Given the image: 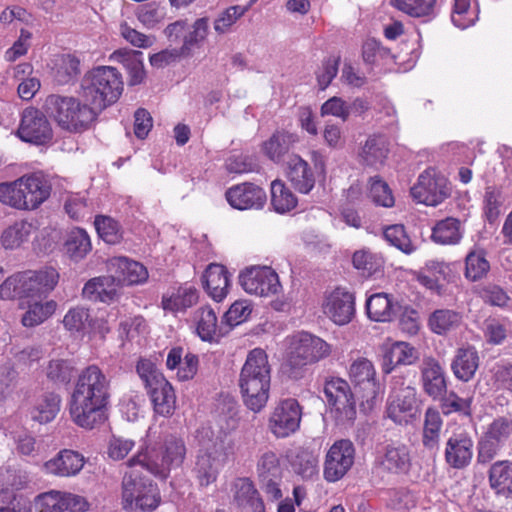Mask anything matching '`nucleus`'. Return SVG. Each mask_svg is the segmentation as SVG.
Here are the masks:
<instances>
[{"label":"nucleus","instance_id":"obj_14","mask_svg":"<svg viewBox=\"0 0 512 512\" xmlns=\"http://www.w3.org/2000/svg\"><path fill=\"white\" fill-rule=\"evenodd\" d=\"M324 395L341 421H352L356 417V404L349 384L341 378H333L324 386Z\"/></svg>","mask_w":512,"mask_h":512},{"label":"nucleus","instance_id":"obj_23","mask_svg":"<svg viewBox=\"0 0 512 512\" xmlns=\"http://www.w3.org/2000/svg\"><path fill=\"white\" fill-rule=\"evenodd\" d=\"M84 466V457L77 451L64 449L55 457L48 460L44 464L47 473L60 476L70 477L77 475Z\"/></svg>","mask_w":512,"mask_h":512},{"label":"nucleus","instance_id":"obj_27","mask_svg":"<svg viewBox=\"0 0 512 512\" xmlns=\"http://www.w3.org/2000/svg\"><path fill=\"white\" fill-rule=\"evenodd\" d=\"M479 363L480 357L474 347H462L457 349L451 363V369L457 379L468 382L475 376Z\"/></svg>","mask_w":512,"mask_h":512},{"label":"nucleus","instance_id":"obj_2","mask_svg":"<svg viewBox=\"0 0 512 512\" xmlns=\"http://www.w3.org/2000/svg\"><path fill=\"white\" fill-rule=\"evenodd\" d=\"M271 369L263 349L255 348L247 355L239 376V387L245 405L259 412L267 403Z\"/></svg>","mask_w":512,"mask_h":512},{"label":"nucleus","instance_id":"obj_51","mask_svg":"<svg viewBox=\"0 0 512 512\" xmlns=\"http://www.w3.org/2000/svg\"><path fill=\"white\" fill-rule=\"evenodd\" d=\"M94 224L99 237L106 243L117 244L121 241V227L113 218L99 215L96 216Z\"/></svg>","mask_w":512,"mask_h":512},{"label":"nucleus","instance_id":"obj_36","mask_svg":"<svg viewBox=\"0 0 512 512\" xmlns=\"http://www.w3.org/2000/svg\"><path fill=\"white\" fill-rule=\"evenodd\" d=\"M366 310L368 317L376 322L391 321L395 315L394 304L386 293L371 295L366 301Z\"/></svg>","mask_w":512,"mask_h":512},{"label":"nucleus","instance_id":"obj_18","mask_svg":"<svg viewBox=\"0 0 512 512\" xmlns=\"http://www.w3.org/2000/svg\"><path fill=\"white\" fill-rule=\"evenodd\" d=\"M225 196L228 203L238 210L261 209L266 202L265 191L248 182L229 188Z\"/></svg>","mask_w":512,"mask_h":512},{"label":"nucleus","instance_id":"obj_47","mask_svg":"<svg viewBox=\"0 0 512 512\" xmlns=\"http://www.w3.org/2000/svg\"><path fill=\"white\" fill-rule=\"evenodd\" d=\"M197 334L203 341H212L217 331V316L214 310L205 306L195 313Z\"/></svg>","mask_w":512,"mask_h":512},{"label":"nucleus","instance_id":"obj_64","mask_svg":"<svg viewBox=\"0 0 512 512\" xmlns=\"http://www.w3.org/2000/svg\"><path fill=\"white\" fill-rule=\"evenodd\" d=\"M484 434L501 444L512 434V420L506 417H498L488 426Z\"/></svg>","mask_w":512,"mask_h":512},{"label":"nucleus","instance_id":"obj_31","mask_svg":"<svg viewBox=\"0 0 512 512\" xmlns=\"http://www.w3.org/2000/svg\"><path fill=\"white\" fill-rule=\"evenodd\" d=\"M142 55V52L130 49H118L111 55L113 61L121 63L127 70L129 85H138L145 78Z\"/></svg>","mask_w":512,"mask_h":512},{"label":"nucleus","instance_id":"obj_48","mask_svg":"<svg viewBox=\"0 0 512 512\" xmlns=\"http://www.w3.org/2000/svg\"><path fill=\"white\" fill-rule=\"evenodd\" d=\"M490 264L483 250L471 251L465 258V277L471 281H478L488 273Z\"/></svg>","mask_w":512,"mask_h":512},{"label":"nucleus","instance_id":"obj_61","mask_svg":"<svg viewBox=\"0 0 512 512\" xmlns=\"http://www.w3.org/2000/svg\"><path fill=\"white\" fill-rule=\"evenodd\" d=\"M390 56V49L383 47L381 43L374 38L367 39L363 43L362 58L366 64H376L379 60H384Z\"/></svg>","mask_w":512,"mask_h":512},{"label":"nucleus","instance_id":"obj_22","mask_svg":"<svg viewBox=\"0 0 512 512\" xmlns=\"http://www.w3.org/2000/svg\"><path fill=\"white\" fill-rule=\"evenodd\" d=\"M379 465L389 473L406 474L411 467L409 448L401 443L387 444L379 456Z\"/></svg>","mask_w":512,"mask_h":512},{"label":"nucleus","instance_id":"obj_49","mask_svg":"<svg viewBox=\"0 0 512 512\" xmlns=\"http://www.w3.org/2000/svg\"><path fill=\"white\" fill-rule=\"evenodd\" d=\"M385 240L405 254H411L415 250L405 227L402 224H394L386 227L383 232Z\"/></svg>","mask_w":512,"mask_h":512},{"label":"nucleus","instance_id":"obj_1","mask_svg":"<svg viewBox=\"0 0 512 512\" xmlns=\"http://www.w3.org/2000/svg\"><path fill=\"white\" fill-rule=\"evenodd\" d=\"M110 399V380L97 365H90L78 375L69 401L72 421L79 427L92 430L107 419Z\"/></svg>","mask_w":512,"mask_h":512},{"label":"nucleus","instance_id":"obj_44","mask_svg":"<svg viewBox=\"0 0 512 512\" xmlns=\"http://www.w3.org/2000/svg\"><path fill=\"white\" fill-rule=\"evenodd\" d=\"M271 204L278 213H286L296 207V196L281 180L271 183Z\"/></svg>","mask_w":512,"mask_h":512},{"label":"nucleus","instance_id":"obj_52","mask_svg":"<svg viewBox=\"0 0 512 512\" xmlns=\"http://www.w3.org/2000/svg\"><path fill=\"white\" fill-rule=\"evenodd\" d=\"M80 74V61L70 54L63 55L54 73L55 80L60 85L68 84L77 79Z\"/></svg>","mask_w":512,"mask_h":512},{"label":"nucleus","instance_id":"obj_41","mask_svg":"<svg viewBox=\"0 0 512 512\" xmlns=\"http://www.w3.org/2000/svg\"><path fill=\"white\" fill-rule=\"evenodd\" d=\"M64 248L71 259H83L91 250L90 237L85 230L75 228L68 233Z\"/></svg>","mask_w":512,"mask_h":512},{"label":"nucleus","instance_id":"obj_15","mask_svg":"<svg viewBox=\"0 0 512 512\" xmlns=\"http://www.w3.org/2000/svg\"><path fill=\"white\" fill-rule=\"evenodd\" d=\"M375 376L374 365L367 358H358L350 365V380L356 392L361 393V398L366 402L375 399L379 393L380 385Z\"/></svg>","mask_w":512,"mask_h":512},{"label":"nucleus","instance_id":"obj_58","mask_svg":"<svg viewBox=\"0 0 512 512\" xmlns=\"http://www.w3.org/2000/svg\"><path fill=\"white\" fill-rule=\"evenodd\" d=\"M369 196L377 205L383 207H392L394 205V198L388 184L378 176L370 179Z\"/></svg>","mask_w":512,"mask_h":512},{"label":"nucleus","instance_id":"obj_8","mask_svg":"<svg viewBox=\"0 0 512 512\" xmlns=\"http://www.w3.org/2000/svg\"><path fill=\"white\" fill-rule=\"evenodd\" d=\"M186 447L181 438L169 436L160 449L140 451L130 459L131 464L139 463L155 477L165 480L170 471L180 467L185 459Z\"/></svg>","mask_w":512,"mask_h":512},{"label":"nucleus","instance_id":"obj_62","mask_svg":"<svg viewBox=\"0 0 512 512\" xmlns=\"http://www.w3.org/2000/svg\"><path fill=\"white\" fill-rule=\"evenodd\" d=\"M19 382V375L16 369L10 364L0 368V398H9L16 390Z\"/></svg>","mask_w":512,"mask_h":512},{"label":"nucleus","instance_id":"obj_45","mask_svg":"<svg viewBox=\"0 0 512 512\" xmlns=\"http://www.w3.org/2000/svg\"><path fill=\"white\" fill-rule=\"evenodd\" d=\"M194 471L201 486L213 483L218 475V462L211 453L200 452L197 456Z\"/></svg>","mask_w":512,"mask_h":512},{"label":"nucleus","instance_id":"obj_46","mask_svg":"<svg viewBox=\"0 0 512 512\" xmlns=\"http://www.w3.org/2000/svg\"><path fill=\"white\" fill-rule=\"evenodd\" d=\"M460 323V314L448 309H439L434 311L430 315L428 321L430 329L439 335L457 328Z\"/></svg>","mask_w":512,"mask_h":512},{"label":"nucleus","instance_id":"obj_6","mask_svg":"<svg viewBox=\"0 0 512 512\" xmlns=\"http://www.w3.org/2000/svg\"><path fill=\"white\" fill-rule=\"evenodd\" d=\"M130 470L125 473L122 480V500L125 510L132 512H151L155 510L161 501L158 487L142 475L139 463L127 462Z\"/></svg>","mask_w":512,"mask_h":512},{"label":"nucleus","instance_id":"obj_56","mask_svg":"<svg viewBox=\"0 0 512 512\" xmlns=\"http://www.w3.org/2000/svg\"><path fill=\"white\" fill-rule=\"evenodd\" d=\"M440 407L444 415L459 413L464 416L471 415V399L461 398L455 392L446 393L439 399Z\"/></svg>","mask_w":512,"mask_h":512},{"label":"nucleus","instance_id":"obj_26","mask_svg":"<svg viewBox=\"0 0 512 512\" xmlns=\"http://www.w3.org/2000/svg\"><path fill=\"white\" fill-rule=\"evenodd\" d=\"M287 178L303 194H308L315 186V176L310 165L298 155H293L287 162Z\"/></svg>","mask_w":512,"mask_h":512},{"label":"nucleus","instance_id":"obj_59","mask_svg":"<svg viewBox=\"0 0 512 512\" xmlns=\"http://www.w3.org/2000/svg\"><path fill=\"white\" fill-rule=\"evenodd\" d=\"M352 262L356 269L362 270L368 276L378 272L383 264L380 257L366 250L356 251L353 254Z\"/></svg>","mask_w":512,"mask_h":512},{"label":"nucleus","instance_id":"obj_37","mask_svg":"<svg viewBox=\"0 0 512 512\" xmlns=\"http://www.w3.org/2000/svg\"><path fill=\"white\" fill-rule=\"evenodd\" d=\"M295 142H297L295 134L286 131H276L264 143L263 149L269 159L274 162H280Z\"/></svg>","mask_w":512,"mask_h":512},{"label":"nucleus","instance_id":"obj_43","mask_svg":"<svg viewBox=\"0 0 512 512\" xmlns=\"http://www.w3.org/2000/svg\"><path fill=\"white\" fill-rule=\"evenodd\" d=\"M32 225L24 220L16 221L8 226L1 235V244L5 249H16L28 241Z\"/></svg>","mask_w":512,"mask_h":512},{"label":"nucleus","instance_id":"obj_57","mask_svg":"<svg viewBox=\"0 0 512 512\" xmlns=\"http://www.w3.org/2000/svg\"><path fill=\"white\" fill-rule=\"evenodd\" d=\"M74 367L67 360L53 359L46 368L48 379L54 383L67 384L71 381Z\"/></svg>","mask_w":512,"mask_h":512},{"label":"nucleus","instance_id":"obj_32","mask_svg":"<svg viewBox=\"0 0 512 512\" xmlns=\"http://www.w3.org/2000/svg\"><path fill=\"white\" fill-rule=\"evenodd\" d=\"M234 500L251 512H265L262 498L260 497L253 482L248 478H239L234 483Z\"/></svg>","mask_w":512,"mask_h":512},{"label":"nucleus","instance_id":"obj_19","mask_svg":"<svg viewBox=\"0 0 512 512\" xmlns=\"http://www.w3.org/2000/svg\"><path fill=\"white\" fill-rule=\"evenodd\" d=\"M323 311L337 325L349 323L355 313L353 294L339 288L334 290L326 298Z\"/></svg>","mask_w":512,"mask_h":512},{"label":"nucleus","instance_id":"obj_40","mask_svg":"<svg viewBox=\"0 0 512 512\" xmlns=\"http://www.w3.org/2000/svg\"><path fill=\"white\" fill-rule=\"evenodd\" d=\"M197 300L198 292L196 288L192 286L180 287L170 296H163L162 306L165 310L173 312L184 311L193 306Z\"/></svg>","mask_w":512,"mask_h":512},{"label":"nucleus","instance_id":"obj_29","mask_svg":"<svg viewBox=\"0 0 512 512\" xmlns=\"http://www.w3.org/2000/svg\"><path fill=\"white\" fill-rule=\"evenodd\" d=\"M154 385L147 388L154 411L162 416H169L175 409V394L171 384L165 378H159Z\"/></svg>","mask_w":512,"mask_h":512},{"label":"nucleus","instance_id":"obj_35","mask_svg":"<svg viewBox=\"0 0 512 512\" xmlns=\"http://www.w3.org/2000/svg\"><path fill=\"white\" fill-rule=\"evenodd\" d=\"M489 481L497 494L512 497V462L499 461L489 471Z\"/></svg>","mask_w":512,"mask_h":512},{"label":"nucleus","instance_id":"obj_10","mask_svg":"<svg viewBox=\"0 0 512 512\" xmlns=\"http://www.w3.org/2000/svg\"><path fill=\"white\" fill-rule=\"evenodd\" d=\"M242 288L249 294L260 297L277 295L282 286L278 274L268 266H254L239 276Z\"/></svg>","mask_w":512,"mask_h":512},{"label":"nucleus","instance_id":"obj_60","mask_svg":"<svg viewBox=\"0 0 512 512\" xmlns=\"http://www.w3.org/2000/svg\"><path fill=\"white\" fill-rule=\"evenodd\" d=\"M257 471L259 479L281 478V468L277 455L272 451L265 452L258 461Z\"/></svg>","mask_w":512,"mask_h":512},{"label":"nucleus","instance_id":"obj_9","mask_svg":"<svg viewBox=\"0 0 512 512\" xmlns=\"http://www.w3.org/2000/svg\"><path fill=\"white\" fill-rule=\"evenodd\" d=\"M452 186L448 179L433 168L424 170L411 188L413 199L427 206H437L450 197Z\"/></svg>","mask_w":512,"mask_h":512},{"label":"nucleus","instance_id":"obj_42","mask_svg":"<svg viewBox=\"0 0 512 512\" xmlns=\"http://www.w3.org/2000/svg\"><path fill=\"white\" fill-rule=\"evenodd\" d=\"M431 237L439 244H457L462 238L459 220L448 217L439 221L433 228Z\"/></svg>","mask_w":512,"mask_h":512},{"label":"nucleus","instance_id":"obj_20","mask_svg":"<svg viewBox=\"0 0 512 512\" xmlns=\"http://www.w3.org/2000/svg\"><path fill=\"white\" fill-rule=\"evenodd\" d=\"M420 372L423 391L434 400L440 399L447 391V383L439 361L431 356L424 357Z\"/></svg>","mask_w":512,"mask_h":512},{"label":"nucleus","instance_id":"obj_38","mask_svg":"<svg viewBox=\"0 0 512 512\" xmlns=\"http://www.w3.org/2000/svg\"><path fill=\"white\" fill-rule=\"evenodd\" d=\"M61 397L53 392L43 394L31 409L30 415L34 421L48 423L60 410Z\"/></svg>","mask_w":512,"mask_h":512},{"label":"nucleus","instance_id":"obj_55","mask_svg":"<svg viewBox=\"0 0 512 512\" xmlns=\"http://www.w3.org/2000/svg\"><path fill=\"white\" fill-rule=\"evenodd\" d=\"M504 203L502 191L496 186H487L484 193V214L489 223L495 222L501 213Z\"/></svg>","mask_w":512,"mask_h":512},{"label":"nucleus","instance_id":"obj_24","mask_svg":"<svg viewBox=\"0 0 512 512\" xmlns=\"http://www.w3.org/2000/svg\"><path fill=\"white\" fill-rule=\"evenodd\" d=\"M420 358L419 351L410 343L398 341L388 347L382 359V372L390 374L401 365H413Z\"/></svg>","mask_w":512,"mask_h":512},{"label":"nucleus","instance_id":"obj_34","mask_svg":"<svg viewBox=\"0 0 512 512\" xmlns=\"http://www.w3.org/2000/svg\"><path fill=\"white\" fill-rule=\"evenodd\" d=\"M292 470L303 479H311L318 473V456L306 448H296L288 455Z\"/></svg>","mask_w":512,"mask_h":512},{"label":"nucleus","instance_id":"obj_11","mask_svg":"<svg viewBox=\"0 0 512 512\" xmlns=\"http://www.w3.org/2000/svg\"><path fill=\"white\" fill-rule=\"evenodd\" d=\"M302 409L293 398L280 401L269 419V429L277 438H285L296 432L300 426Z\"/></svg>","mask_w":512,"mask_h":512},{"label":"nucleus","instance_id":"obj_17","mask_svg":"<svg viewBox=\"0 0 512 512\" xmlns=\"http://www.w3.org/2000/svg\"><path fill=\"white\" fill-rule=\"evenodd\" d=\"M290 352L295 355L296 359L311 365L327 357L331 350L329 344L321 338L301 332L293 336Z\"/></svg>","mask_w":512,"mask_h":512},{"label":"nucleus","instance_id":"obj_13","mask_svg":"<svg viewBox=\"0 0 512 512\" xmlns=\"http://www.w3.org/2000/svg\"><path fill=\"white\" fill-rule=\"evenodd\" d=\"M355 449L350 440L336 441L328 450L324 463V478L328 482L340 480L354 463Z\"/></svg>","mask_w":512,"mask_h":512},{"label":"nucleus","instance_id":"obj_4","mask_svg":"<svg viewBox=\"0 0 512 512\" xmlns=\"http://www.w3.org/2000/svg\"><path fill=\"white\" fill-rule=\"evenodd\" d=\"M51 186L40 174L0 183V202L18 210H33L48 199Z\"/></svg>","mask_w":512,"mask_h":512},{"label":"nucleus","instance_id":"obj_50","mask_svg":"<svg viewBox=\"0 0 512 512\" xmlns=\"http://www.w3.org/2000/svg\"><path fill=\"white\" fill-rule=\"evenodd\" d=\"M56 308V304L53 301L46 303L35 302L30 304L28 310L22 316V324L25 327H34L44 322L49 316H51Z\"/></svg>","mask_w":512,"mask_h":512},{"label":"nucleus","instance_id":"obj_7","mask_svg":"<svg viewBox=\"0 0 512 512\" xmlns=\"http://www.w3.org/2000/svg\"><path fill=\"white\" fill-rule=\"evenodd\" d=\"M59 274L52 268L25 271L8 277L0 285L1 299L33 298L48 294L58 283Z\"/></svg>","mask_w":512,"mask_h":512},{"label":"nucleus","instance_id":"obj_12","mask_svg":"<svg viewBox=\"0 0 512 512\" xmlns=\"http://www.w3.org/2000/svg\"><path fill=\"white\" fill-rule=\"evenodd\" d=\"M17 134L21 140L36 145L46 144L53 137L47 114L34 107L23 111Z\"/></svg>","mask_w":512,"mask_h":512},{"label":"nucleus","instance_id":"obj_3","mask_svg":"<svg viewBox=\"0 0 512 512\" xmlns=\"http://www.w3.org/2000/svg\"><path fill=\"white\" fill-rule=\"evenodd\" d=\"M123 91L121 74L110 66H99L87 73L81 82V96L96 115L115 103Z\"/></svg>","mask_w":512,"mask_h":512},{"label":"nucleus","instance_id":"obj_54","mask_svg":"<svg viewBox=\"0 0 512 512\" xmlns=\"http://www.w3.org/2000/svg\"><path fill=\"white\" fill-rule=\"evenodd\" d=\"M400 11L412 17L429 16L434 12L436 0H391Z\"/></svg>","mask_w":512,"mask_h":512},{"label":"nucleus","instance_id":"obj_5","mask_svg":"<svg viewBox=\"0 0 512 512\" xmlns=\"http://www.w3.org/2000/svg\"><path fill=\"white\" fill-rule=\"evenodd\" d=\"M43 109L62 129L74 133L87 130L97 118L95 111L87 102L81 103L72 96L49 95L45 99Z\"/></svg>","mask_w":512,"mask_h":512},{"label":"nucleus","instance_id":"obj_21","mask_svg":"<svg viewBox=\"0 0 512 512\" xmlns=\"http://www.w3.org/2000/svg\"><path fill=\"white\" fill-rule=\"evenodd\" d=\"M388 417L396 424H408L418 414V399L416 389L405 387L392 400L387 408Z\"/></svg>","mask_w":512,"mask_h":512},{"label":"nucleus","instance_id":"obj_63","mask_svg":"<svg viewBox=\"0 0 512 512\" xmlns=\"http://www.w3.org/2000/svg\"><path fill=\"white\" fill-rule=\"evenodd\" d=\"M62 492L49 491L37 496L35 505L39 512H63Z\"/></svg>","mask_w":512,"mask_h":512},{"label":"nucleus","instance_id":"obj_33","mask_svg":"<svg viewBox=\"0 0 512 512\" xmlns=\"http://www.w3.org/2000/svg\"><path fill=\"white\" fill-rule=\"evenodd\" d=\"M82 295L90 301L109 302L116 296L113 276H100L90 279L83 287Z\"/></svg>","mask_w":512,"mask_h":512},{"label":"nucleus","instance_id":"obj_28","mask_svg":"<svg viewBox=\"0 0 512 512\" xmlns=\"http://www.w3.org/2000/svg\"><path fill=\"white\" fill-rule=\"evenodd\" d=\"M389 154V142L386 136L374 134L367 138L359 154L362 163L379 168L383 166Z\"/></svg>","mask_w":512,"mask_h":512},{"label":"nucleus","instance_id":"obj_30","mask_svg":"<svg viewBox=\"0 0 512 512\" xmlns=\"http://www.w3.org/2000/svg\"><path fill=\"white\" fill-rule=\"evenodd\" d=\"M443 425L442 418L437 409H426L422 431V445L431 455H436L439 450L440 432Z\"/></svg>","mask_w":512,"mask_h":512},{"label":"nucleus","instance_id":"obj_39","mask_svg":"<svg viewBox=\"0 0 512 512\" xmlns=\"http://www.w3.org/2000/svg\"><path fill=\"white\" fill-rule=\"evenodd\" d=\"M209 31V20L207 17L197 19L192 24V30L184 35L183 45L179 48L184 57L193 54L195 48H200L205 41Z\"/></svg>","mask_w":512,"mask_h":512},{"label":"nucleus","instance_id":"obj_25","mask_svg":"<svg viewBox=\"0 0 512 512\" xmlns=\"http://www.w3.org/2000/svg\"><path fill=\"white\" fill-rule=\"evenodd\" d=\"M202 283L208 295L215 301H222L230 285L229 273L225 266L212 263L202 276Z\"/></svg>","mask_w":512,"mask_h":512},{"label":"nucleus","instance_id":"obj_53","mask_svg":"<svg viewBox=\"0 0 512 512\" xmlns=\"http://www.w3.org/2000/svg\"><path fill=\"white\" fill-rule=\"evenodd\" d=\"M117 261V265L123 275V280L128 284H139L147 280L148 271L141 263L125 257L119 258Z\"/></svg>","mask_w":512,"mask_h":512},{"label":"nucleus","instance_id":"obj_16","mask_svg":"<svg viewBox=\"0 0 512 512\" xmlns=\"http://www.w3.org/2000/svg\"><path fill=\"white\" fill-rule=\"evenodd\" d=\"M474 454L471 434L459 429L448 438L445 447V461L454 469H464L470 465Z\"/></svg>","mask_w":512,"mask_h":512}]
</instances>
